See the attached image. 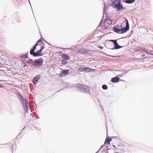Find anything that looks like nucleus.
Listing matches in <instances>:
<instances>
[{
    "label": "nucleus",
    "instance_id": "19",
    "mask_svg": "<svg viewBox=\"0 0 153 153\" xmlns=\"http://www.w3.org/2000/svg\"><path fill=\"white\" fill-rule=\"evenodd\" d=\"M107 21H108V22L110 24L111 23V20L110 19H108L107 20Z\"/></svg>",
    "mask_w": 153,
    "mask_h": 153
},
{
    "label": "nucleus",
    "instance_id": "2",
    "mask_svg": "<svg viewBox=\"0 0 153 153\" xmlns=\"http://www.w3.org/2000/svg\"><path fill=\"white\" fill-rule=\"evenodd\" d=\"M129 29V25L128 21L127 19H126V27L122 28H121L120 29V33H124L128 31Z\"/></svg>",
    "mask_w": 153,
    "mask_h": 153
},
{
    "label": "nucleus",
    "instance_id": "11",
    "mask_svg": "<svg viewBox=\"0 0 153 153\" xmlns=\"http://www.w3.org/2000/svg\"><path fill=\"white\" fill-rule=\"evenodd\" d=\"M116 7L119 10H122L123 8L122 5L119 2L117 3L116 4Z\"/></svg>",
    "mask_w": 153,
    "mask_h": 153
},
{
    "label": "nucleus",
    "instance_id": "8",
    "mask_svg": "<svg viewBox=\"0 0 153 153\" xmlns=\"http://www.w3.org/2000/svg\"><path fill=\"white\" fill-rule=\"evenodd\" d=\"M40 78V76L39 75H38L35 76L33 80V82L34 85H35L38 81Z\"/></svg>",
    "mask_w": 153,
    "mask_h": 153
},
{
    "label": "nucleus",
    "instance_id": "20",
    "mask_svg": "<svg viewBox=\"0 0 153 153\" xmlns=\"http://www.w3.org/2000/svg\"><path fill=\"white\" fill-rule=\"evenodd\" d=\"M83 51V50H80L79 51V52H82Z\"/></svg>",
    "mask_w": 153,
    "mask_h": 153
},
{
    "label": "nucleus",
    "instance_id": "16",
    "mask_svg": "<svg viewBox=\"0 0 153 153\" xmlns=\"http://www.w3.org/2000/svg\"><path fill=\"white\" fill-rule=\"evenodd\" d=\"M61 62L62 64H65L67 62V61L66 60L63 59L62 61Z\"/></svg>",
    "mask_w": 153,
    "mask_h": 153
},
{
    "label": "nucleus",
    "instance_id": "17",
    "mask_svg": "<svg viewBox=\"0 0 153 153\" xmlns=\"http://www.w3.org/2000/svg\"><path fill=\"white\" fill-rule=\"evenodd\" d=\"M109 41L114 42V44H115V43L117 42V40H109Z\"/></svg>",
    "mask_w": 153,
    "mask_h": 153
},
{
    "label": "nucleus",
    "instance_id": "18",
    "mask_svg": "<svg viewBox=\"0 0 153 153\" xmlns=\"http://www.w3.org/2000/svg\"><path fill=\"white\" fill-rule=\"evenodd\" d=\"M27 54H26V55H25L23 56V57L24 58H28V57L27 56Z\"/></svg>",
    "mask_w": 153,
    "mask_h": 153
},
{
    "label": "nucleus",
    "instance_id": "21",
    "mask_svg": "<svg viewBox=\"0 0 153 153\" xmlns=\"http://www.w3.org/2000/svg\"><path fill=\"white\" fill-rule=\"evenodd\" d=\"M145 56V54H142L141 55V56L142 57H143V56Z\"/></svg>",
    "mask_w": 153,
    "mask_h": 153
},
{
    "label": "nucleus",
    "instance_id": "9",
    "mask_svg": "<svg viewBox=\"0 0 153 153\" xmlns=\"http://www.w3.org/2000/svg\"><path fill=\"white\" fill-rule=\"evenodd\" d=\"M62 57L64 60H66L67 61L70 59V57L69 56L65 53L62 54Z\"/></svg>",
    "mask_w": 153,
    "mask_h": 153
},
{
    "label": "nucleus",
    "instance_id": "22",
    "mask_svg": "<svg viewBox=\"0 0 153 153\" xmlns=\"http://www.w3.org/2000/svg\"><path fill=\"white\" fill-rule=\"evenodd\" d=\"M100 49H102L103 48V47H102V46H100Z\"/></svg>",
    "mask_w": 153,
    "mask_h": 153
},
{
    "label": "nucleus",
    "instance_id": "15",
    "mask_svg": "<svg viewBox=\"0 0 153 153\" xmlns=\"http://www.w3.org/2000/svg\"><path fill=\"white\" fill-rule=\"evenodd\" d=\"M102 88L104 90H106L108 88L107 86L105 85H104L102 86Z\"/></svg>",
    "mask_w": 153,
    "mask_h": 153
},
{
    "label": "nucleus",
    "instance_id": "23",
    "mask_svg": "<svg viewBox=\"0 0 153 153\" xmlns=\"http://www.w3.org/2000/svg\"><path fill=\"white\" fill-rule=\"evenodd\" d=\"M2 87H3V86L2 85H0V88H1Z\"/></svg>",
    "mask_w": 153,
    "mask_h": 153
},
{
    "label": "nucleus",
    "instance_id": "5",
    "mask_svg": "<svg viewBox=\"0 0 153 153\" xmlns=\"http://www.w3.org/2000/svg\"><path fill=\"white\" fill-rule=\"evenodd\" d=\"M19 96L21 97V99L22 100V103L23 105L26 106L27 108H28V103L27 100H24L21 94H19Z\"/></svg>",
    "mask_w": 153,
    "mask_h": 153
},
{
    "label": "nucleus",
    "instance_id": "13",
    "mask_svg": "<svg viewBox=\"0 0 153 153\" xmlns=\"http://www.w3.org/2000/svg\"><path fill=\"white\" fill-rule=\"evenodd\" d=\"M114 45H115L114 48H115V49H119L120 48H122V47H121L118 45V43L117 42H116L115 43Z\"/></svg>",
    "mask_w": 153,
    "mask_h": 153
},
{
    "label": "nucleus",
    "instance_id": "10",
    "mask_svg": "<svg viewBox=\"0 0 153 153\" xmlns=\"http://www.w3.org/2000/svg\"><path fill=\"white\" fill-rule=\"evenodd\" d=\"M120 80V78L118 77H116L112 78L111 79L112 82H118Z\"/></svg>",
    "mask_w": 153,
    "mask_h": 153
},
{
    "label": "nucleus",
    "instance_id": "6",
    "mask_svg": "<svg viewBox=\"0 0 153 153\" xmlns=\"http://www.w3.org/2000/svg\"><path fill=\"white\" fill-rule=\"evenodd\" d=\"M69 70H66L63 71L60 75V78L65 76L67 75L69 72Z\"/></svg>",
    "mask_w": 153,
    "mask_h": 153
},
{
    "label": "nucleus",
    "instance_id": "12",
    "mask_svg": "<svg viewBox=\"0 0 153 153\" xmlns=\"http://www.w3.org/2000/svg\"><path fill=\"white\" fill-rule=\"evenodd\" d=\"M112 140V139L110 137H108L105 140V144H107L108 145L110 144V142Z\"/></svg>",
    "mask_w": 153,
    "mask_h": 153
},
{
    "label": "nucleus",
    "instance_id": "1",
    "mask_svg": "<svg viewBox=\"0 0 153 153\" xmlns=\"http://www.w3.org/2000/svg\"><path fill=\"white\" fill-rule=\"evenodd\" d=\"M42 40L41 39L38 41L37 43L30 50V53L34 56H42L43 54L42 53V50L44 48V45H42Z\"/></svg>",
    "mask_w": 153,
    "mask_h": 153
},
{
    "label": "nucleus",
    "instance_id": "3",
    "mask_svg": "<svg viewBox=\"0 0 153 153\" xmlns=\"http://www.w3.org/2000/svg\"><path fill=\"white\" fill-rule=\"evenodd\" d=\"M122 26H119L118 25L114 26L113 27V30L114 32L120 33V30L121 28H122Z\"/></svg>",
    "mask_w": 153,
    "mask_h": 153
},
{
    "label": "nucleus",
    "instance_id": "7",
    "mask_svg": "<svg viewBox=\"0 0 153 153\" xmlns=\"http://www.w3.org/2000/svg\"><path fill=\"white\" fill-rule=\"evenodd\" d=\"M90 70V68L88 67H81L78 69V71L79 72H82L85 71H89Z\"/></svg>",
    "mask_w": 153,
    "mask_h": 153
},
{
    "label": "nucleus",
    "instance_id": "4",
    "mask_svg": "<svg viewBox=\"0 0 153 153\" xmlns=\"http://www.w3.org/2000/svg\"><path fill=\"white\" fill-rule=\"evenodd\" d=\"M42 63L43 62L42 61H37V60H36L32 63V64L33 65L38 66L42 65Z\"/></svg>",
    "mask_w": 153,
    "mask_h": 153
},
{
    "label": "nucleus",
    "instance_id": "14",
    "mask_svg": "<svg viewBox=\"0 0 153 153\" xmlns=\"http://www.w3.org/2000/svg\"><path fill=\"white\" fill-rule=\"evenodd\" d=\"M135 0H126L125 2L128 4H131L134 2Z\"/></svg>",
    "mask_w": 153,
    "mask_h": 153
}]
</instances>
